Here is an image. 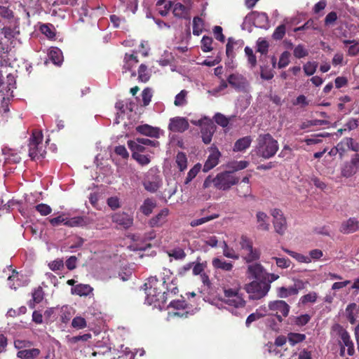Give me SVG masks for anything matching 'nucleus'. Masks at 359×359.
Instances as JSON below:
<instances>
[{
  "label": "nucleus",
  "mask_w": 359,
  "mask_h": 359,
  "mask_svg": "<svg viewBox=\"0 0 359 359\" xmlns=\"http://www.w3.org/2000/svg\"><path fill=\"white\" fill-rule=\"evenodd\" d=\"M245 20L253 21L255 26L265 28L268 24L269 18L265 13L252 11L246 15Z\"/></svg>",
  "instance_id": "f3484780"
},
{
  "label": "nucleus",
  "mask_w": 359,
  "mask_h": 359,
  "mask_svg": "<svg viewBox=\"0 0 359 359\" xmlns=\"http://www.w3.org/2000/svg\"><path fill=\"white\" fill-rule=\"evenodd\" d=\"M43 291L41 287H39L32 292V302H29V306L34 308L36 304L40 303L43 299Z\"/></svg>",
  "instance_id": "a19ab883"
},
{
  "label": "nucleus",
  "mask_w": 359,
  "mask_h": 359,
  "mask_svg": "<svg viewBox=\"0 0 359 359\" xmlns=\"http://www.w3.org/2000/svg\"><path fill=\"white\" fill-rule=\"evenodd\" d=\"M249 165L248 161H240L231 163L229 167L232 169L231 172L238 171L247 168Z\"/></svg>",
  "instance_id": "338daca9"
},
{
  "label": "nucleus",
  "mask_w": 359,
  "mask_h": 359,
  "mask_svg": "<svg viewBox=\"0 0 359 359\" xmlns=\"http://www.w3.org/2000/svg\"><path fill=\"white\" fill-rule=\"evenodd\" d=\"M309 50L305 46L299 44L294 48L293 55L296 58L301 59L309 55Z\"/></svg>",
  "instance_id": "de8ad7c7"
},
{
  "label": "nucleus",
  "mask_w": 359,
  "mask_h": 359,
  "mask_svg": "<svg viewBox=\"0 0 359 359\" xmlns=\"http://www.w3.org/2000/svg\"><path fill=\"white\" fill-rule=\"evenodd\" d=\"M168 212H169V211L167 208H164V209L161 210V212L157 215L154 217L150 220L149 223H150L151 226H159L163 225L166 221V217L168 215Z\"/></svg>",
  "instance_id": "c756f323"
},
{
  "label": "nucleus",
  "mask_w": 359,
  "mask_h": 359,
  "mask_svg": "<svg viewBox=\"0 0 359 359\" xmlns=\"http://www.w3.org/2000/svg\"><path fill=\"white\" fill-rule=\"evenodd\" d=\"M8 284L11 289L16 290L18 287L22 285L21 280L19 279V274L13 271L12 274L8 278Z\"/></svg>",
  "instance_id": "37998d69"
},
{
  "label": "nucleus",
  "mask_w": 359,
  "mask_h": 359,
  "mask_svg": "<svg viewBox=\"0 0 359 359\" xmlns=\"http://www.w3.org/2000/svg\"><path fill=\"white\" fill-rule=\"evenodd\" d=\"M40 353L38 348L22 349L18 352L17 356L21 359H34Z\"/></svg>",
  "instance_id": "72a5a7b5"
},
{
  "label": "nucleus",
  "mask_w": 359,
  "mask_h": 359,
  "mask_svg": "<svg viewBox=\"0 0 359 359\" xmlns=\"http://www.w3.org/2000/svg\"><path fill=\"white\" fill-rule=\"evenodd\" d=\"M306 339V335L304 334L290 332L287 334V340L292 346L302 342Z\"/></svg>",
  "instance_id": "c03bdc74"
},
{
  "label": "nucleus",
  "mask_w": 359,
  "mask_h": 359,
  "mask_svg": "<svg viewBox=\"0 0 359 359\" xmlns=\"http://www.w3.org/2000/svg\"><path fill=\"white\" fill-rule=\"evenodd\" d=\"M283 251L286 252L287 255L291 256L292 258L295 259L297 262L300 263H311V259L308 257V255H304L303 254L290 250L286 248H283Z\"/></svg>",
  "instance_id": "58836bf2"
},
{
  "label": "nucleus",
  "mask_w": 359,
  "mask_h": 359,
  "mask_svg": "<svg viewBox=\"0 0 359 359\" xmlns=\"http://www.w3.org/2000/svg\"><path fill=\"white\" fill-rule=\"evenodd\" d=\"M201 168V165L200 163L196 164L188 172V175L186 177L184 183L186 184H189L198 173Z\"/></svg>",
  "instance_id": "4d7b16f0"
},
{
  "label": "nucleus",
  "mask_w": 359,
  "mask_h": 359,
  "mask_svg": "<svg viewBox=\"0 0 359 359\" xmlns=\"http://www.w3.org/2000/svg\"><path fill=\"white\" fill-rule=\"evenodd\" d=\"M261 78L264 80H270L274 76L273 68L269 67H261Z\"/></svg>",
  "instance_id": "0e129e2a"
},
{
  "label": "nucleus",
  "mask_w": 359,
  "mask_h": 359,
  "mask_svg": "<svg viewBox=\"0 0 359 359\" xmlns=\"http://www.w3.org/2000/svg\"><path fill=\"white\" fill-rule=\"evenodd\" d=\"M339 335H340L341 340V351H340L341 355H343L344 354L345 347H347V353L349 355H353L354 346H353V344L352 341L351 340L348 333L346 330L340 328Z\"/></svg>",
  "instance_id": "412c9836"
},
{
  "label": "nucleus",
  "mask_w": 359,
  "mask_h": 359,
  "mask_svg": "<svg viewBox=\"0 0 359 359\" xmlns=\"http://www.w3.org/2000/svg\"><path fill=\"white\" fill-rule=\"evenodd\" d=\"M271 288V285L265 282L254 280L245 286V290L252 299H259L265 297Z\"/></svg>",
  "instance_id": "0eeeda50"
},
{
  "label": "nucleus",
  "mask_w": 359,
  "mask_h": 359,
  "mask_svg": "<svg viewBox=\"0 0 359 359\" xmlns=\"http://www.w3.org/2000/svg\"><path fill=\"white\" fill-rule=\"evenodd\" d=\"M290 54L288 51H284L280 57L278 67L279 69L287 67L290 63Z\"/></svg>",
  "instance_id": "052dcab7"
},
{
  "label": "nucleus",
  "mask_w": 359,
  "mask_h": 359,
  "mask_svg": "<svg viewBox=\"0 0 359 359\" xmlns=\"http://www.w3.org/2000/svg\"><path fill=\"white\" fill-rule=\"evenodd\" d=\"M159 144L158 141H152L147 138H137L134 140L128 141V147L132 151V156L135 154H142L148 152L146 146L156 147Z\"/></svg>",
  "instance_id": "1a4fd4ad"
},
{
  "label": "nucleus",
  "mask_w": 359,
  "mask_h": 359,
  "mask_svg": "<svg viewBox=\"0 0 359 359\" xmlns=\"http://www.w3.org/2000/svg\"><path fill=\"white\" fill-rule=\"evenodd\" d=\"M210 154L206 160L203 171L207 172L213 168H215L219 163V159L221 156L220 152L215 147H211L210 148Z\"/></svg>",
  "instance_id": "a211bd4d"
},
{
  "label": "nucleus",
  "mask_w": 359,
  "mask_h": 359,
  "mask_svg": "<svg viewBox=\"0 0 359 359\" xmlns=\"http://www.w3.org/2000/svg\"><path fill=\"white\" fill-rule=\"evenodd\" d=\"M267 309L266 307H263L257 309L256 312L251 313L248 316V317L246 319L245 324L247 327H249L250 325L255 322L261 318L264 317L266 315Z\"/></svg>",
  "instance_id": "473e14b6"
},
{
  "label": "nucleus",
  "mask_w": 359,
  "mask_h": 359,
  "mask_svg": "<svg viewBox=\"0 0 359 359\" xmlns=\"http://www.w3.org/2000/svg\"><path fill=\"white\" fill-rule=\"evenodd\" d=\"M260 250L257 248H253L252 246L249 250L244 252L242 257L243 259L246 263H251L252 262L258 260L260 258Z\"/></svg>",
  "instance_id": "c85d7f7f"
},
{
  "label": "nucleus",
  "mask_w": 359,
  "mask_h": 359,
  "mask_svg": "<svg viewBox=\"0 0 359 359\" xmlns=\"http://www.w3.org/2000/svg\"><path fill=\"white\" fill-rule=\"evenodd\" d=\"M162 185V180L158 175V170L151 168L145 175L143 180L144 189L151 192H156Z\"/></svg>",
  "instance_id": "6e6552de"
},
{
  "label": "nucleus",
  "mask_w": 359,
  "mask_h": 359,
  "mask_svg": "<svg viewBox=\"0 0 359 359\" xmlns=\"http://www.w3.org/2000/svg\"><path fill=\"white\" fill-rule=\"evenodd\" d=\"M141 165H148L151 161L150 156L147 154H133L132 156Z\"/></svg>",
  "instance_id": "680f3d73"
},
{
  "label": "nucleus",
  "mask_w": 359,
  "mask_h": 359,
  "mask_svg": "<svg viewBox=\"0 0 359 359\" xmlns=\"http://www.w3.org/2000/svg\"><path fill=\"white\" fill-rule=\"evenodd\" d=\"M356 307L357 306L355 304H350L347 306L346 309V317L351 324H353L355 322L354 311L356 309Z\"/></svg>",
  "instance_id": "bf43d9fd"
},
{
  "label": "nucleus",
  "mask_w": 359,
  "mask_h": 359,
  "mask_svg": "<svg viewBox=\"0 0 359 359\" xmlns=\"http://www.w3.org/2000/svg\"><path fill=\"white\" fill-rule=\"evenodd\" d=\"M278 149L277 140L270 134H260L257 137L255 151L258 156L269 159L275 156Z\"/></svg>",
  "instance_id": "7ed1b4c3"
},
{
  "label": "nucleus",
  "mask_w": 359,
  "mask_h": 359,
  "mask_svg": "<svg viewBox=\"0 0 359 359\" xmlns=\"http://www.w3.org/2000/svg\"><path fill=\"white\" fill-rule=\"evenodd\" d=\"M180 2L172 5V13L175 17L185 18L191 7V0H180Z\"/></svg>",
  "instance_id": "aec40b11"
},
{
  "label": "nucleus",
  "mask_w": 359,
  "mask_h": 359,
  "mask_svg": "<svg viewBox=\"0 0 359 359\" xmlns=\"http://www.w3.org/2000/svg\"><path fill=\"white\" fill-rule=\"evenodd\" d=\"M72 293L79 296H87L92 291L93 288L89 285L79 284L72 289Z\"/></svg>",
  "instance_id": "e433bc0d"
},
{
  "label": "nucleus",
  "mask_w": 359,
  "mask_h": 359,
  "mask_svg": "<svg viewBox=\"0 0 359 359\" xmlns=\"http://www.w3.org/2000/svg\"><path fill=\"white\" fill-rule=\"evenodd\" d=\"M156 203L153 198H147L144 201L142 205L140 206V210L144 215H149L153 210L156 208Z\"/></svg>",
  "instance_id": "2f4dec72"
},
{
  "label": "nucleus",
  "mask_w": 359,
  "mask_h": 359,
  "mask_svg": "<svg viewBox=\"0 0 359 359\" xmlns=\"http://www.w3.org/2000/svg\"><path fill=\"white\" fill-rule=\"evenodd\" d=\"M112 222L124 229H128L133 224V216L124 212H118L114 213L112 217Z\"/></svg>",
  "instance_id": "dca6fc26"
},
{
  "label": "nucleus",
  "mask_w": 359,
  "mask_h": 359,
  "mask_svg": "<svg viewBox=\"0 0 359 359\" xmlns=\"http://www.w3.org/2000/svg\"><path fill=\"white\" fill-rule=\"evenodd\" d=\"M257 229L262 231H268L269 229V217L264 212H257L256 214Z\"/></svg>",
  "instance_id": "cd10ccee"
},
{
  "label": "nucleus",
  "mask_w": 359,
  "mask_h": 359,
  "mask_svg": "<svg viewBox=\"0 0 359 359\" xmlns=\"http://www.w3.org/2000/svg\"><path fill=\"white\" fill-rule=\"evenodd\" d=\"M248 266L247 273L248 275L255 279H259L263 277L265 273V269L264 266L259 263H252Z\"/></svg>",
  "instance_id": "b1692460"
},
{
  "label": "nucleus",
  "mask_w": 359,
  "mask_h": 359,
  "mask_svg": "<svg viewBox=\"0 0 359 359\" xmlns=\"http://www.w3.org/2000/svg\"><path fill=\"white\" fill-rule=\"evenodd\" d=\"M317 297L318 296L316 292H311L302 296L299 299V302L302 304H306L307 303H314L316 302Z\"/></svg>",
  "instance_id": "e2e57ef3"
},
{
  "label": "nucleus",
  "mask_w": 359,
  "mask_h": 359,
  "mask_svg": "<svg viewBox=\"0 0 359 359\" xmlns=\"http://www.w3.org/2000/svg\"><path fill=\"white\" fill-rule=\"evenodd\" d=\"M138 77L139 79L142 82H147L150 77V74L147 69V66L143 64H142L139 67Z\"/></svg>",
  "instance_id": "6e6d98bb"
},
{
  "label": "nucleus",
  "mask_w": 359,
  "mask_h": 359,
  "mask_svg": "<svg viewBox=\"0 0 359 359\" xmlns=\"http://www.w3.org/2000/svg\"><path fill=\"white\" fill-rule=\"evenodd\" d=\"M161 280L156 276L148 278L144 287L146 294L145 303L154 305L159 309L165 307L168 294H175L178 292L177 278L168 269H163L161 272Z\"/></svg>",
  "instance_id": "f257e3e1"
},
{
  "label": "nucleus",
  "mask_w": 359,
  "mask_h": 359,
  "mask_svg": "<svg viewBox=\"0 0 359 359\" xmlns=\"http://www.w3.org/2000/svg\"><path fill=\"white\" fill-rule=\"evenodd\" d=\"M239 181V178L236 176L233 172L224 171L218 173L214 178L208 177L203 183L205 188H208L212 183L214 187L220 190H229L232 186L236 184Z\"/></svg>",
  "instance_id": "39448f33"
},
{
  "label": "nucleus",
  "mask_w": 359,
  "mask_h": 359,
  "mask_svg": "<svg viewBox=\"0 0 359 359\" xmlns=\"http://www.w3.org/2000/svg\"><path fill=\"white\" fill-rule=\"evenodd\" d=\"M48 59L57 66H60L63 62L64 57L62 52L56 47H51L48 53Z\"/></svg>",
  "instance_id": "bb28decb"
},
{
  "label": "nucleus",
  "mask_w": 359,
  "mask_h": 359,
  "mask_svg": "<svg viewBox=\"0 0 359 359\" xmlns=\"http://www.w3.org/2000/svg\"><path fill=\"white\" fill-rule=\"evenodd\" d=\"M311 319V316L306 313L293 317L292 322L295 325L302 327L306 325L310 321Z\"/></svg>",
  "instance_id": "09e8293b"
},
{
  "label": "nucleus",
  "mask_w": 359,
  "mask_h": 359,
  "mask_svg": "<svg viewBox=\"0 0 359 359\" xmlns=\"http://www.w3.org/2000/svg\"><path fill=\"white\" fill-rule=\"evenodd\" d=\"M219 214H212L211 215L201 217L200 219H194L190 222V226L192 227L198 226L202 225L209 221L213 220L219 217Z\"/></svg>",
  "instance_id": "49530a36"
},
{
  "label": "nucleus",
  "mask_w": 359,
  "mask_h": 359,
  "mask_svg": "<svg viewBox=\"0 0 359 359\" xmlns=\"http://www.w3.org/2000/svg\"><path fill=\"white\" fill-rule=\"evenodd\" d=\"M222 249L223 255L224 257L234 260H237L239 259V255L234 250V249L229 247V245L225 241L223 242Z\"/></svg>",
  "instance_id": "79ce46f5"
},
{
  "label": "nucleus",
  "mask_w": 359,
  "mask_h": 359,
  "mask_svg": "<svg viewBox=\"0 0 359 359\" xmlns=\"http://www.w3.org/2000/svg\"><path fill=\"white\" fill-rule=\"evenodd\" d=\"M227 81L236 89H243L247 84L245 78L238 73L230 74L227 78Z\"/></svg>",
  "instance_id": "393cba45"
},
{
  "label": "nucleus",
  "mask_w": 359,
  "mask_h": 359,
  "mask_svg": "<svg viewBox=\"0 0 359 359\" xmlns=\"http://www.w3.org/2000/svg\"><path fill=\"white\" fill-rule=\"evenodd\" d=\"M188 92L186 90H181L175 97L174 104L177 107H182L187 104Z\"/></svg>",
  "instance_id": "8fccbe9b"
},
{
  "label": "nucleus",
  "mask_w": 359,
  "mask_h": 359,
  "mask_svg": "<svg viewBox=\"0 0 359 359\" xmlns=\"http://www.w3.org/2000/svg\"><path fill=\"white\" fill-rule=\"evenodd\" d=\"M87 224L86 218L83 217H74L68 218L66 222V226L69 227L83 226Z\"/></svg>",
  "instance_id": "4c0bfd02"
},
{
  "label": "nucleus",
  "mask_w": 359,
  "mask_h": 359,
  "mask_svg": "<svg viewBox=\"0 0 359 359\" xmlns=\"http://www.w3.org/2000/svg\"><path fill=\"white\" fill-rule=\"evenodd\" d=\"M72 327L76 330H81L87 327V322L84 318L76 316L72 321Z\"/></svg>",
  "instance_id": "603ef678"
},
{
  "label": "nucleus",
  "mask_w": 359,
  "mask_h": 359,
  "mask_svg": "<svg viewBox=\"0 0 359 359\" xmlns=\"http://www.w3.org/2000/svg\"><path fill=\"white\" fill-rule=\"evenodd\" d=\"M272 259L276 261L277 266L280 269H287L291 264L290 260L285 257H273Z\"/></svg>",
  "instance_id": "69168bd1"
},
{
  "label": "nucleus",
  "mask_w": 359,
  "mask_h": 359,
  "mask_svg": "<svg viewBox=\"0 0 359 359\" xmlns=\"http://www.w3.org/2000/svg\"><path fill=\"white\" fill-rule=\"evenodd\" d=\"M271 214L273 217V225L276 231L279 234H283L286 230V220L282 212L278 209H273Z\"/></svg>",
  "instance_id": "2eb2a0df"
},
{
  "label": "nucleus",
  "mask_w": 359,
  "mask_h": 359,
  "mask_svg": "<svg viewBox=\"0 0 359 359\" xmlns=\"http://www.w3.org/2000/svg\"><path fill=\"white\" fill-rule=\"evenodd\" d=\"M245 53L248 57V64L250 65L251 67H255L257 65V58L255 55L253 50L248 46L245 48Z\"/></svg>",
  "instance_id": "13d9d810"
},
{
  "label": "nucleus",
  "mask_w": 359,
  "mask_h": 359,
  "mask_svg": "<svg viewBox=\"0 0 359 359\" xmlns=\"http://www.w3.org/2000/svg\"><path fill=\"white\" fill-rule=\"evenodd\" d=\"M168 308L170 309L168 312L169 318L175 316L187 318L189 315H193L198 311L196 306L194 307L189 304H186L184 300L172 301Z\"/></svg>",
  "instance_id": "423d86ee"
},
{
  "label": "nucleus",
  "mask_w": 359,
  "mask_h": 359,
  "mask_svg": "<svg viewBox=\"0 0 359 359\" xmlns=\"http://www.w3.org/2000/svg\"><path fill=\"white\" fill-rule=\"evenodd\" d=\"M204 22L199 17H195L193 20V34L199 36L203 31Z\"/></svg>",
  "instance_id": "a18cd8bd"
},
{
  "label": "nucleus",
  "mask_w": 359,
  "mask_h": 359,
  "mask_svg": "<svg viewBox=\"0 0 359 359\" xmlns=\"http://www.w3.org/2000/svg\"><path fill=\"white\" fill-rule=\"evenodd\" d=\"M191 123L201 128L202 140L205 144L210 143L215 132V125L212 120L204 117L198 121H191Z\"/></svg>",
  "instance_id": "9d476101"
},
{
  "label": "nucleus",
  "mask_w": 359,
  "mask_h": 359,
  "mask_svg": "<svg viewBox=\"0 0 359 359\" xmlns=\"http://www.w3.org/2000/svg\"><path fill=\"white\" fill-rule=\"evenodd\" d=\"M212 266L215 269H219L226 271H230L233 269V264L231 262L217 257L212 259Z\"/></svg>",
  "instance_id": "f704fd0d"
},
{
  "label": "nucleus",
  "mask_w": 359,
  "mask_h": 359,
  "mask_svg": "<svg viewBox=\"0 0 359 359\" xmlns=\"http://www.w3.org/2000/svg\"><path fill=\"white\" fill-rule=\"evenodd\" d=\"M156 7L158 13L162 16H165L172 7V3L170 1H165V0H158L156 3Z\"/></svg>",
  "instance_id": "c9c22d12"
},
{
  "label": "nucleus",
  "mask_w": 359,
  "mask_h": 359,
  "mask_svg": "<svg viewBox=\"0 0 359 359\" xmlns=\"http://www.w3.org/2000/svg\"><path fill=\"white\" fill-rule=\"evenodd\" d=\"M222 302L233 315L238 316L244 311L246 302L243 294L237 288H224Z\"/></svg>",
  "instance_id": "f03ea898"
},
{
  "label": "nucleus",
  "mask_w": 359,
  "mask_h": 359,
  "mask_svg": "<svg viewBox=\"0 0 359 359\" xmlns=\"http://www.w3.org/2000/svg\"><path fill=\"white\" fill-rule=\"evenodd\" d=\"M136 130L142 135L155 138L159 137L161 133V130L158 128L153 127L148 124L137 126Z\"/></svg>",
  "instance_id": "5701e85b"
},
{
  "label": "nucleus",
  "mask_w": 359,
  "mask_h": 359,
  "mask_svg": "<svg viewBox=\"0 0 359 359\" xmlns=\"http://www.w3.org/2000/svg\"><path fill=\"white\" fill-rule=\"evenodd\" d=\"M359 170V154L352 156L351 161L344 164L341 168V175L345 177H350Z\"/></svg>",
  "instance_id": "4468645a"
},
{
  "label": "nucleus",
  "mask_w": 359,
  "mask_h": 359,
  "mask_svg": "<svg viewBox=\"0 0 359 359\" xmlns=\"http://www.w3.org/2000/svg\"><path fill=\"white\" fill-rule=\"evenodd\" d=\"M252 142V138L250 136H245L238 140L233 146L234 151H242L248 149Z\"/></svg>",
  "instance_id": "7c9ffc66"
},
{
  "label": "nucleus",
  "mask_w": 359,
  "mask_h": 359,
  "mask_svg": "<svg viewBox=\"0 0 359 359\" xmlns=\"http://www.w3.org/2000/svg\"><path fill=\"white\" fill-rule=\"evenodd\" d=\"M212 39L209 36H203L201 40V48L205 53H208L212 50Z\"/></svg>",
  "instance_id": "774afa93"
},
{
  "label": "nucleus",
  "mask_w": 359,
  "mask_h": 359,
  "mask_svg": "<svg viewBox=\"0 0 359 359\" xmlns=\"http://www.w3.org/2000/svg\"><path fill=\"white\" fill-rule=\"evenodd\" d=\"M176 163L180 171L184 170L187 167V158L186 155L182 152L178 153L176 156Z\"/></svg>",
  "instance_id": "864d4df0"
},
{
  "label": "nucleus",
  "mask_w": 359,
  "mask_h": 359,
  "mask_svg": "<svg viewBox=\"0 0 359 359\" xmlns=\"http://www.w3.org/2000/svg\"><path fill=\"white\" fill-rule=\"evenodd\" d=\"M188 120L184 117H174L170 118L169 129L175 133H182L189 128Z\"/></svg>",
  "instance_id": "6ab92c4d"
},
{
  "label": "nucleus",
  "mask_w": 359,
  "mask_h": 359,
  "mask_svg": "<svg viewBox=\"0 0 359 359\" xmlns=\"http://www.w3.org/2000/svg\"><path fill=\"white\" fill-rule=\"evenodd\" d=\"M306 283L302 280L297 279L294 281V285L286 287H279L276 288V294L279 298L285 299L290 296L297 295L299 292L304 289Z\"/></svg>",
  "instance_id": "9b49d317"
},
{
  "label": "nucleus",
  "mask_w": 359,
  "mask_h": 359,
  "mask_svg": "<svg viewBox=\"0 0 359 359\" xmlns=\"http://www.w3.org/2000/svg\"><path fill=\"white\" fill-rule=\"evenodd\" d=\"M124 65H123V73H128V76L134 77L136 74L135 72L132 69L133 67H135L138 62L137 56L134 54H126L124 57Z\"/></svg>",
  "instance_id": "4be33fe9"
},
{
  "label": "nucleus",
  "mask_w": 359,
  "mask_h": 359,
  "mask_svg": "<svg viewBox=\"0 0 359 359\" xmlns=\"http://www.w3.org/2000/svg\"><path fill=\"white\" fill-rule=\"evenodd\" d=\"M359 229V222L354 218H349L344 222L340 227V231L343 233H351L356 231Z\"/></svg>",
  "instance_id": "a878e982"
},
{
  "label": "nucleus",
  "mask_w": 359,
  "mask_h": 359,
  "mask_svg": "<svg viewBox=\"0 0 359 359\" xmlns=\"http://www.w3.org/2000/svg\"><path fill=\"white\" fill-rule=\"evenodd\" d=\"M343 42L348 48V54L349 55L354 56L359 53V41L355 40H344Z\"/></svg>",
  "instance_id": "ea45409f"
},
{
  "label": "nucleus",
  "mask_w": 359,
  "mask_h": 359,
  "mask_svg": "<svg viewBox=\"0 0 359 359\" xmlns=\"http://www.w3.org/2000/svg\"><path fill=\"white\" fill-rule=\"evenodd\" d=\"M43 140V135L41 131L36 130L33 132L32 137L30 138V142L29 144V154L32 158L36 156H42L43 150L41 142Z\"/></svg>",
  "instance_id": "ddd939ff"
},
{
  "label": "nucleus",
  "mask_w": 359,
  "mask_h": 359,
  "mask_svg": "<svg viewBox=\"0 0 359 359\" xmlns=\"http://www.w3.org/2000/svg\"><path fill=\"white\" fill-rule=\"evenodd\" d=\"M104 346L100 343L97 342L96 345V348L97 350L93 351L92 353L93 356L98 355L100 359H133L134 354L129 351L127 347H124L123 345L121 346L120 350L114 349L111 350V347H109L107 341L104 342Z\"/></svg>",
  "instance_id": "20e7f679"
},
{
  "label": "nucleus",
  "mask_w": 359,
  "mask_h": 359,
  "mask_svg": "<svg viewBox=\"0 0 359 359\" xmlns=\"http://www.w3.org/2000/svg\"><path fill=\"white\" fill-rule=\"evenodd\" d=\"M318 67V63L314 61H309L303 65V70L306 76H312L315 74Z\"/></svg>",
  "instance_id": "3c124183"
},
{
  "label": "nucleus",
  "mask_w": 359,
  "mask_h": 359,
  "mask_svg": "<svg viewBox=\"0 0 359 359\" xmlns=\"http://www.w3.org/2000/svg\"><path fill=\"white\" fill-rule=\"evenodd\" d=\"M269 50V43L267 41L259 38L257 41V51L262 55H266Z\"/></svg>",
  "instance_id": "5fc2aeb1"
},
{
  "label": "nucleus",
  "mask_w": 359,
  "mask_h": 359,
  "mask_svg": "<svg viewBox=\"0 0 359 359\" xmlns=\"http://www.w3.org/2000/svg\"><path fill=\"white\" fill-rule=\"evenodd\" d=\"M269 310L281 322L283 317H287L290 312V306L283 300H276L269 303Z\"/></svg>",
  "instance_id": "f8f14e48"
}]
</instances>
